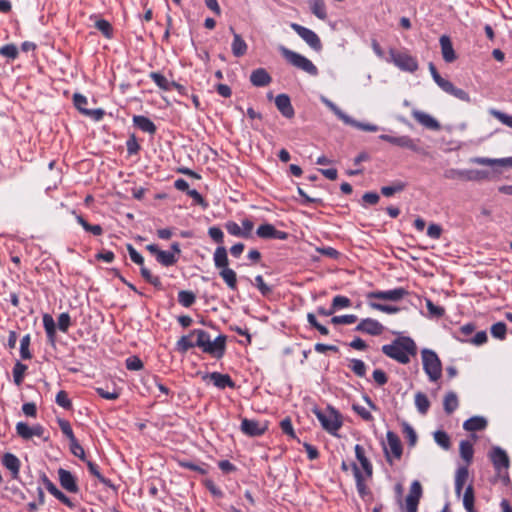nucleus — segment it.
Instances as JSON below:
<instances>
[{
  "label": "nucleus",
  "mask_w": 512,
  "mask_h": 512,
  "mask_svg": "<svg viewBox=\"0 0 512 512\" xmlns=\"http://www.w3.org/2000/svg\"><path fill=\"white\" fill-rule=\"evenodd\" d=\"M149 76L160 89L164 91H169L171 89V82H169L161 73L151 72Z\"/></svg>",
  "instance_id": "40"
},
{
  "label": "nucleus",
  "mask_w": 512,
  "mask_h": 512,
  "mask_svg": "<svg viewBox=\"0 0 512 512\" xmlns=\"http://www.w3.org/2000/svg\"><path fill=\"white\" fill-rule=\"evenodd\" d=\"M58 476L60 485L63 489L70 493H77L79 491L76 478L70 471L60 468L58 470Z\"/></svg>",
  "instance_id": "22"
},
{
  "label": "nucleus",
  "mask_w": 512,
  "mask_h": 512,
  "mask_svg": "<svg viewBox=\"0 0 512 512\" xmlns=\"http://www.w3.org/2000/svg\"><path fill=\"white\" fill-rule=\"evenodd\" d=\"M368 305L374 310L381 311V312H384L387 314H395V313L399 312V308L396 306H392V305H386V304H381V303L372 302V301H370L368 303Z\"/></svg>",
  "instance_id": "56"
},
{
  "label": "nucleus",
  "mask_w": 512,
  "mask_h": 512,
  "mask_svg": "<svg viewBox=\"0 0 512 512\" xmlns=\"http://www.w3.org/2000/svg\"><path fill=\"white\" fill-rule=\"evenodd\" d=\"M422 496V486L419 481L412 482L409 494L406 497V511L417 512L418 505Z\"/></svg>",
  "instance_id": "17"
},
{
  "label": "nucleus",
  "mask_w": 512,
  "mask_h": 512,
  "mask_svg": "<svg viewBox=\"0 0 512 512\" xmlns=\"http://www.w3.org/2000/svg\"><path fill=\"white\" fill-rule=\"evenodd\" d=\"M446 178L461 179L465 181H480L488 177V173L483 170L473 169H450L445 174Z\"/></svg>",
  "instance_id": "13"
},
{
  "label": "nucleus",
  "mask_w": 512,
  "mask_h": 512,
  "mask_svg": "<svg viewBox=\"0 0 512 512\" xmlns=\"http://www.w3.org/2000/svg\"><path fill=\"white\" fill-rule=\"evenodd\" d=\"M16 432L22 439L29 440L33 436L42 437L44 428L40 424L31 427L25 422H18L16 424Z\"/></svg>",
  "instance_id": "20"
},
{
  "label": "nucleus",
  "mask_w": 512,
  "mask_h": 512,
  "mask_svg": "<svg viewBox=\"0 0 512 512\" xmlns=\"http://www.w3.org/2000/svg\"><path fill=\"white\" fill-rule=\"evenodd\" d=\"M507 327L503 322H497L491 326V335L499 340H504L506 337Z\"/></svg>",
  "instance_id": "53"
},
{
  "label": "nucleus",
  "mask_w": 512,
  "mask_h": 512,
  "mask_svg": "<svg viewBox=\"0 0 512 512\" xmlns=\"http://www.w3.org/2000/svg\"><path fill=\"white\" fill-rule=\"evenodd\" d=\"M0 54L7 58L15 59L18 55V49L14 44H7L0 48Z\"/></svg>",
  "instance_id": "63"
},
{
  "label": "nucleus",
  "mask_w": 512,
  "mask_h": 512,
  "mask_svg": "<svg viewBox=\"0 0 512 512\" xmlns=\"http://www.w3.org/2000/svg\"><path fill=\"white\" fill-rule=\"evenodd\" d=\"M146 249L155 256L158 263L165 267L176 264L181 254L180 244L178 242H174L171 245V251L161 250L156 244H149L146 246Z\"/></svg>",
  "instance_id": "9"
},
{
  "label": "nucleus",
  "mask_w": 512,
  "mask_h": 512,
  "mask_svg": "<svg viewBox=\"0 0 512 512\" xmlns=\"http://www.w3.org/2000/svg\"><path fill=\"white\" fill-rule=\"evenodd\" d=\"M281 55L290 63L292 66L304 71L310 76H317L319 71L318 68L313 64L307 57L292 51L284 46L279 47Z\"/></svg>",
  "instance_id": "7"
},
{
  "label": "nucleus",
  "mask_w": 512,
  "mask_h": 512,
  "mask_svg": "<svg viewBox=\"0 0 512 512\" xmlns=\"http://www.w3.org/2000/svg\"><path fill=\"white\" fill-rule=\"evenodd\" d=\"M195 347L200 348L204 353L210 354L216 358H221L224 355L226 348V336L219 335L214 340H211L208 332L202 329H194L191 331Z\"/></svg>",
  "instance_id": "2"
},
{
  "label": "nucleus",
  "mask_w": 512,
  "mask_h": 512,
  "mask_svg": "<svg viewBox=\"0 0 512 512\" xmlns=\"http://www.w3.org/2000/svg\"><path fill=\"white\" fill-rule=\"evenodd\" d=\"M43 326L48 339L53 343L56 333V324L53 317L50 314L46 313L43 315Z\"/></svg>",
  "instance_id": "35"
},
{
  "label": "nucleus",
  "mask_w": 512,
  "mask_h": 512,
  "mask_svg": "<svg viewBox=\"0 0 512 512\" xmlns=\"http://www.w3.org/2000/svg\"><path fill=\"white\" fill-rule=\"evenodd\" d=\"M406 187V184L402 181H396L391 186H383L381 188V193L386 196L390 197L395 193L402 192Z\"/></svg>",
  "instance_id": "45"
},
{
  "label": "nucleus",
  "mask_w": 512,
  "mask_h": 512,
  "mask_svg": "<svg viewBox=\"0 0 512 512\" xmlns=\"http://www.w3.org/2000/svg\"><path fill=\"white\" fill-rule=\"evenodd\" d=\"M413 118L422 126L430 130H439L440 123L430 114L414 109L412 111Z\"/></svg>",
  "instance_id": "23"
},
{
  "label": "nucleus",
  "mask_w": 512,
  "mask_h": 512,
  "mask_svg": "<svg viewBox=\"0 0 512 512\" xmlns=\"http://www.w3.org/2000/svg\"><path fill=\"white\" fill-rule=\"evenodd\" d=\"M29 346H30V335L27 334V335L23 336L20 341V355H21V358L24 360L31 359V357H32V354L29 351Z\"/></svg>",
  "instance_id": "55"
},
{
  "label": "nucleus",
  "mask_w": 512,
  "mask_h": 512,
  "mask_svg": "<svg viewBox=\"0 0 512 512\" xmlns=\"http://www.w3.org/2000/svg\"><path fill=\"white\" fill-rule=\"evenodd\" d=\"M355 330L372 336H378L383 333L384 326L377 320L372 318L362 319Z\"/></svg>",
  "instance_id": "18"
},
{
  "label": "nucleus",
  "mask_w": 512,
  "mask_h": 512,
  "mask_svg": "<svg viewBox=\"0 0 512 512\" xmlns=\"http://www.w3.org/2000/svg\"><path fill=\"white\" fill-rule=\"evenodd\" d=\"M58 424H59V427L62 431V433L71 441V442H75V436H74V433H73V430H72V427L70 425V423L67 421V420H64V419H60L58 421Z\"/></svg>",
  "instance_id": "59"
},
{
  "label": "nucleus",
  "mask_w": 512,
  "mask_h": 512,
  "mask_svg": "<svg viewBox=\"0 0 512 512\" xmlns=\"http://www.w3.org/2000/svg\"><path fill=\"white\" fill-rule=\"evenodd\" d=\"M27 365L17 361L13 367V380L17 386H20L24 380V375L27 371Z\"/></svg>",
  "instance_id": "37"
},
{
  "label": "nucleus",
  "mask_w": 512,
  "mask_h": 512,
  "mask_svg": "<svg viewBox=\"0 0 512 512\" xmlns=\"http://www.w3.org/2000/svg\"><path fill=\"white\" fill-rule=\"evenodd\" d=\"M434 440L443 449L447 450L450 448V438L445 431H442V430L436 431L434 433Z\"/></svg>",
  "instance_id": "54"
},
{
  "label": "nucleus",
  "mask_w": 512,
  "mask_h": 512,
  "mask_svg": "<svg viewBox=\"0 0 512 512\" xmlns=\"http://www.w3.org/2000/svg\"><path fill=\"white\" fill-rule=\"evenodd\" d=\"M87 467H88V470L89 472L95 476L101 483H103L104 485L108 486V487H112V483L109 479L105 478L101 473H100V470H99V467L97 464H95L94 462L92 461H87Z\"/></svg>",
  "instance_id": "44"
},
{
  "label": "nucleus",
  "mask_w": 512,
  "mask_h": 512,
  "mask_svg": "<svg viewBox=\"0 0 512 512\" xmlns=\"http://www.w3.org/2000/svg\"><path fill=\"white\" fill-rule=\"evenodd\" d=\"M95 391L100 397L107 400H116L120 396V391L115 386H113L112 390H105L103 387H96Z\"/></svg>",
  "instance_id": "48"
},
{
  "label": "nucleus",
  "mask_w": 512,
  "mask_h": 512,
  "mask_svg": "<svg viewBox=\"0 0 512 512\" xmlns=\"http://www.w3.org/2000/svg\"><path fill=\"white\" fill-rule=\"evenodd\" d=\"M256 235L262 239H279L286 240L288 233L277 230L272 224L266 223L260 225L256 230Z\"/></svg>",
  "instance_id": "19"
},
{
  "label": "nucleus",
  "mask_w": 512,
  "mask_h": 512,
  "mask_svg": "<svg viewBox=\"0 0 512 512\" xmlns=\"http://www.w3.org/2000/svg\"><path fill=\"white\" fill-rule=\"evenodd\" d=\"M487 426V420L482 416H473L463 423V428L466 431H481Z\"/></svg>",
  "instance_id": "32"
},
{
  "label": "nucleus",
  "mask_w": 512,
  "mask_h": 512,
  "mask_svg": "<svg viewBox=\"0 0 512 512\" xmlns=\"http://www.w3.org/2000/svg\"><path fill=\"white\" fill-rule=\"evenodd\" d=\"M313 413L320 422L322 428L333 436H337L338 430L342 427L341 414L331 406L321 410L314 408Z\"/></svg>",
  "instance_id": "5"
},
{
  "label": "nucleus",
  "mask_w": 512,
  "mask_h": 512,
  "mask_svg": "<svg viewBox=\"0 0 512 512\" xmlns=\"http://www.w3.org/2000/svg\"><path fill=\"white\" fill-rule=\"evenodd\" d=\"M490 459L498 471L507 469L509 466V458L507 453L500 447H494L490 452Z\"/></svg>",
  "instance_id": "26"
},
{
  "label": "nucleus",
  "mask_w": 512,
  "mask_h": 512,
  "mask_svg": "<svg viewBox=\"0 0 512 512\" xmlns=\"http://www.w3.org/2000/svg\"><path fill=\"white\" fill-rule=\"evenodd\" d=\"M177 349L181 352H186L189 349L195 347L193 336H191V332L188 335L182 336L177 341Z\"/></svg>",
  "instance_id": "50"
},
{
  "label": "nucleus",
  "mask_w": 512,
  "mask_h": 512,
  "mask_svg": "<svg viewBox=\"0 0 512 512\" xmlns=\"http://www.w3.org/2000/svg\"><path fill=\"white\" fill-rule=\"evenodd\" d=\"M268 429L266 421L244 418L241 422V431L251 437L261 436Z\"/></svg>",
  "instance_id": "14"
},
{
  "label": "nucleus",
  "mask_w": 512,
  "mask_h": 512,
  "mask_svg": "<svg viewBox=\"0 0 512 512\" xmlns=\"http://www.w3.org/2000/svg\"><path fill=\"white\" fill-rule=\"evenodd\" d=\"M460 455L467 462L470 463L473 458V445L470 441L463 440L460 442Z\"/></svg>",
  "instance_id": "41"
},
{
  "label": "nucleus",
  "mask_w": 512,
  "mask_h": 512,
  "mask_svg": "<svg viewBox=\"0 0 512 512\" xmlns=\"http://www.w3.org/2000/svg\"><path fill=\"white\" fill-rule=\"evenodd\" d=\"M355 456L359 461L363 471L360 470L356 463H352L353 474L356 481L357 490L360 494H363L366 488L364 482L366 479L371 478L373 467L365 455L364 448L359 444L355 446Z\"/></svg>",
  "instance_id": "4"
},
{
  "label": "nucleus",
  "mask_w": 512,
  "mask_h": 512,
  "mask_svg": "<svg viewBox=\"0 0 512 512\" xmlns=\"http://www.w3.org/2000/svg\"><path fill=\"white\" fill-rule=\"evenodd\" d=\"M332 310L336 312L337 310L348 308L351 306V300L342 295H336L332 300Z\"/></svg>",
  "instance_id": "49"
},
{
  "label": "nucleus",
  "mask_w": 512,
  "mask_h": 512,
  "mask_svg": "<svg viewBox=\"0 0 512 512\" xmlns=\"http://www.w3.org/2000/svg\"><path fill=\"white\" fill-rule=\"evenodd\" d=\"M196 301V296L192 291L182 290L178 293V302L188 308L192 306Z\"/></svg>",
  "instance_id": "43"
},
{
  "label": "nucleus",
  "mask_w": 512,
  "mask_h": 512,
  "mask_svg": "<svg viewBox=\"0 0 512 512\" xmlns=\"http://www.w3.org/2000/svg\"><path fill=\"white\" fill-rule=\"evenodd\" d=\"M441 54L446 63H452L457 59V54L453 48L452 41L448 35H442L439 39Z\"/></svg>",
  "instance_id": "25"
},
{
  "label": "nucleus",
  "mask_w": 512,
  "mask_h": 512,
  "mask_svg": "<svg viewBox=\"0 0 512 512\" xmlns=\"http://www.w3.org/2000/svg\"><path fill=\"white\" fill-rule=\"evenodd\" d=\"M349 368L358 377H364L366 375V365L360 359H352V360H350Z\"/></svg>",
  "instance_id": "52"
},
{
  "label": "nucleus",
  "mask_w": 512,
  "mask_h": 512,
  "mask_svg": "<svg viewBox=\"0 0 512 512\" xmlns=\"http://www.w3.org/2000/svg\"><path fill=\"white\" fill-rule=\"evenodd\" d=\"M71 325V318L70 315L66 312L61 313L58 317V328L62 332H67L69 327Z\"/></svg>",
  "instance_id": "64"
},
{
  "label": "nucleus",
  "mask_w": 512,
  "mask_h": 512,
  "mask_svg": "<svg viewBox=\"0 0 512 512\" xmlns=\"http://www.w3.org/2000/svg\"><path fill=\"white\" fill-rule=\"evenodd\" d=\"M387 443L383 446L387 461L392 464L394 460H399L402 456L403 448L397 434L388 431L386 434Z\"/></svg>",
  "instance_id": "11"
},
{
  "label": "nucleus",
  "mask_w": 512,
  "mask_h": 512,
  "mask_svg": "<svg viewBox=\"0 0 512 512\" xmlns=\"http://www.w3.org/2000/svg\"><path fill=\"white\" fill-rule=\"evenodd\" d=\"M469 473L467 467H459L455 474V493L461 495L463 487L468 479Z\"/></svg>",
  "instance_id": "33"
},
{
  "label": "nucleus",
  "mask_w": 512,
  "mask_h": 512,
  "mask_svg": "<svg viewBox=\"0 0 512 512\" xmlns=\"http://www.w3.org/2000/svg\"><path fill=\"white\" fill-rule=\"evenodd\" d=\"M202 379L206 381L209 379L215 387L218 389L235 388V382L228 374H222L220 372H212L205 374Z\"/></svg>",
  "instance_id": "21"
},
{
  "label": "nucleus",
  "mask_w": 512,
  "mask_h": 512,
  "mask_svg": "<svg viewBox=\"0 0 512 512\" xmlns=\"http://www.w3.org/2000/svg\"><path fill=\"white\" fill-rule=\"evenodd\" d=\"M73 103L74 106L84 115V111H87L88 109L85 107L88 103L87 98L79 93H75L73 96Z\"/></svg>",
  "instance_id": "60"
},
{
  "label": "nucleus",
  "mask_w": 512,
  "mask_h": 512,
  "mask_svg": "<svg viewBox=\"0 0 512 512\" xmlns=\"http://www.w3.org/2000/svg\"><path fill=\"white\" fill-rule=\"evenodd\" d=\"M321 102L328 107L340 120H342L345 124L353 126L357 129L367 131V132H376L379 130V127L375 124L362 123L359 122L346 113H344L341 109H339L331 100L326 98L325 96H321Z\"/></svg>",
  "instance_id": "8"
},
{
  "label": "nucleus",
  "mask_w": 512,
  "mask_h": 512,
  "mask_svg": "<svg viewBox=\"0 0 512 512\" xmlns=\"http://www.w3.org/2000/svg\"><path fill=\"white\" fill-rule=\"evenodd\" d=\"M76 220L86 232H90L95 236H99L103 233V229L100 225L89 224L81 215H77Z\"/></svg>",
  "instance_id": "42"
},
{
  "label": "nucleus",
  "mask_w": 512,
  "mask_h": 512,
  "mask_svg": "<svg viewBox=\"0 0 512 512\" xmlns=\"http://www.w3.org/2000/svg\"><path fill=\"white\" fill-rule=\"evenodd\" d=\"M213 261L215 267L219 270V275L231 290L237 289V275L236 272L229 268V259L227 250L224 246H219L215 249L213 254Z\"/></svg>",
  "instance_id": "3"
},
{
  "label": "nucleus",
  "mask_w": 512,
  "mask_h": 512,
  "mask_svg": "<svg viewBox=\"0 0 512 512\" xmlns=\"http://www.w3.org/2000/svg\"><path fill=\"white\" fill-rule=\"evenodd\" d=\"M126 368L131 371H138L143 368V362L137 356H131L126 359Z\"/></svg>",
  "instance_id": "62"
},
{
  "label": "nucleus",
  "mask_w": 512,
  "mask_h": 512,
  "mask_svg": "<svg viewBox=\"0 0 512 512\" xmlns=\"http://www.w3.org/2000/svg\"><path fill=\"white\" fill-rule=\"evenodd\" d=\"M250 81L255 87H264L271 83L272 78L264 68H257L252 71Z\"/></svg>",
  "instance_id": "29"
},
{
  "label": "nucleus",
  "mask_w": 512,
  "mask_h": 512,
  "mask_svg": "<svg viewBox=\"0 0 512 512\" xmlns=\"http://www.w3.org/2000/svg\"><path fill=\"white\" fill-rule=\"evenodd\" d=\"M379 139H381L383 141H386L388 143H391L393 145L399 146L401 148L409 149V150L414 151V152H418L419 151V146L417 145L415 140H413L408 135H403V136L395 137V136H391V135H388V134H382V135L379 136Z\"/></svg>",
  "instance_id": "16"
},
{
  "label": "nucleus",
  "mask_w": 512,
  "mask_h": 512,
  "mask_svg": "<svg viewBox=\"0 0 512 512\" xmlns=\"http://www.w3.org/2000/svg\"><path fill=\"white\" fill-rule=\"evenodd\" d=\"M230 32L233 34V41L231 50L235 57H241L246 54L248 46L240 34L236 33L232 26L229 27Z\"/></svg>",
  "instance_id": "28"
},
{
  "label": "nucleus",
  "mask_w": 512,
  "mask_h": 512,
  "mask_svg": "<svg viewBox=\"0 0 512 512\" xmlns=\"http://www.w3.org/2000/svg\"><path fill=\"white\" fill-rule=\"evenodd\" d=\"M95 27L108 39L113 37L112 25L105 19H98L95 22Z\"/></svg>",
  "instance_id": "47"
},
{
  "label": "nucleus",
  "mask_w": 512,
  "mask_h": 512,
  "mask_svg": "<svg viewBox=\"0 0 512 512\" xmlns=\"http://www.w3.org/2000/svg\"><path fill=\"white\" fill-rule=\"evenodd\" d=\"M55 402L64 409L72 408L71 400L69 399L68 394L63 390L57 393Z\"/></svg>",
  "instance_id": "58"
},
{
  "label": "nucleus",
  "mask_w": 512,
  "mask_h": 512,
  "mask_svg": "<svg viewBox=\"0 0 512 512\" xmlns=\"http://www.w3.org/2000/svg\"><path fill=\"white\" fill-rule=\"evenodd\" d=\"M41 481L49 493H51L57 500L70 508L73 507L70 499L56 487V485L46 476V474L43 473L41 475Z\"/></svg>",
  "instance_id": "24"
},
{
  "label": "nucleus",
  "mask_w": 512,
  "mask_h": 512,
  "mask_svg": "<svg viewBox=\"0 0 512 512\" xmlns=\"http://www.w3.org/2000/svg\"><path fill=\"white\" fill-rule=\"evenodd\" d=\"M463 505L467 512H475L474 510V490L472 485H468L463 495Z\"/></svg>",
  "instance_id": "38"
},
{
  "label": "nucleus",
  "mask_w": 512,
  "mask_h": 512,
  "mask_svg": "<svg viewBox=\"0 0 512 512\" xmlns=\"http://www.w3.org/2000/svg\"><path fill=\"white\" fill-rule=\"evenodd\" d=\"M133 124L142 132L154 135L156 133V125L146 116L135 115L133 116Z\"/></svg>",
  "instance_id": "30"
},
{
  "label": "nucleus",
  "mask_w": 512,
  "mask_h": 512,
  "mask_svg": "<svg viewBox=\"0 0 512 512\" xmlns=\"http://www.w3.org/2000/svg\"><path fill=\"white\" fill-rule=\"evenodd\" d=\"M426 307H427V310L429 312V314L431 316H434V317H442L445 313V310L443 307H440V306H437L435 305L431 300L427 299L426 300Z\"/></svg>",
  "instance_id": "61"
},
{
  "label": "nucleus",
  "mask_w": 512,
  "mask_h": 512,
  "mask_svg": "<svg viewBox=\"0 0 512 512\" xmlns=\"http://www.w3.org/2000/svg\"><path fill=\"white\" fill-rule=\"evenodd\" d=\"M423 370L430 382L438 381L442 376V363L435 351L424 348L421 350Z\"/></svg>",
  "instance_id": "6"
},
{
  "label": "nucleus",
  "mask_w": 512,
  "mask_h": 512,
  "mask_svg": "<svg viewBox=\"0 0 512 512\" xmlns=\"http://www.w3.org/2000/svg\"><path fill=\"white\" fill-rule=\"evenodd\" d=\"M358 320L357 316L354 314H347V315H340V316H334L331 319V322L335 325H349L353 324Z\"/></svg>",
  "instance_id": "57"
},
{
  "label": "nucleus",
  "mask_w": 512,
  "mask_h": 512,
  "mask_svg": "<svg viewBox=\"0 0 512 512\" xmlns=\"http://www.w3.org/2000/svg\"><path fill=\"white\" fill-rule=\"evenodd\" d=\"M3 465L12 473L14 479L18 478L20 470V461L12 453H5L2 459Z\"/></svg>",
  "instance_id": "31"
},
{
  "label": "nucleus",
  "mask_w": 512,
  "mask_h": 512,
  "mask_svg": "<svg viewBox=\"0 0 512 512\" xmlns=\"http://www.w3.org/2000/svg\"><path fill=\"white\" fill-rule=\"evenodd\" d=\"M290 27L305 41V43L313 50L319 52L322 50V43L319 36L311 29L306 28L297 23H291Z\"/></svg>",
  "instance_id": "12"
},
{
  "label": "nucleus",
  "mask_w": 512,
  "mask_h": 512,
  "mask_svg": "<svg viewBox=\"0 0 512 512\" xmlns=\"http://www.w3.org/2000/svg\"><path fill=\"white\" fill-rule=\"evenodd\" d=\"M458 398L454 392H449L445 395L443 406L447 414L453 413L458 408Z\"/></svg>",
  "instance_id": "36"
},
{
  "label": "nucleus",
  "mask_w": 512,
  "mask_h": 512,
  "mask_svg": "<svg viewBox=\"0 0 512 512\" xmlns=\"http://www.w3.org/2000/svg\"><path fill=\"white\" fill-rule=\"evenodd\" d=\"M311 12L320 20L327 19V9L324 0H309Z\"/></svg>",
  "instance_id": "34"
},
{
  "label": "nucleus",
  "mask_w": 512,
  "mask_h": 512,
  "mask_svg": "<svg viewBox=\"0 0 512 512\" xmlns=\"http://www.w3.org/2000/svg\"><path fill=\"white\" fill-rule=\"evenodd\" d=\"M489 113L500 121L503 125L512 129V115L506 114L497 109H490Z\"/></svg>",
  "instance_id": "51"
},
{
  "label": "nucleus",
  "mask_w": 512,
  "mask_h": 512,
  "mask_svg": "<svg viewBox=\"0 0 512 512\" xmlns=\"http://www.w3.org/2000/svg\"><path fill=\"white\" fill-rule=\"evenodd\" d=\"M381 351L388 358L406 365L416 356L417 345L411 337L398 336L391 343L383 345Z\"/></svg>",
  "instance_id": "1"
},
{
  "label": "nucleus",
  "mask_w": 512,
  "mask_h": 512,
  "mask_svg": "<svg viewBox=\"0 0 512 512\" xmlns=\"http://www.w3.org/2000/svg\"><path fill=\"white\" fill-rule=\"evenodd\" d=\"M408 294L404 288H395L386 291H372L367 294V299H380L388 301H399Z\"/></svg>",
  "instance_id": "15"
},
{
  "label": "nucleus",
  "mask_w": 512,
  "mask_h": 512,
  "mask_svg": "<svg viewBox=\"0 0 512 512\" xmlns=\"http://www.w3.org/2000/svg\"><path fill=\"white\" fill-rule=\"evenodd\" d=\"M415 405L421 414H426L430 407V401L424 393L418 392L415 395Z\"/></svg>",
  "instance_id": "39"
},
{
  "label": "nucleus",
  "mask_w": 512,
  "mask_h": 512,
  "mask_svg": "<svg viewBox=\"0 0 512 512\" xmlns=\"http://www.w3.org/2000/svg\"><path fill=\"white\" fill-rule=\"evenodd\" d=\"M390 58L386 61L392 62L396 67L402 71L413 73L418 69V62L416 58L412 57L408 53L398 52L395 49H390Z\"/></svg>",
  "instance_id": "10"
},
{
  "label": "nucleus",
  "mask_w": 512,
  "mask_h": 512,
  "mask_svg": "<svg viewBox=\"0 0 512 512\" xmlns=\"http://www.w3.org/2000/svg\"><path fill=\"white\" fill-rule=\"evenodd\" d=\"M275 105L279 112L286 118L294 116V108L291 104L290 97L287 94H279L275 98Z\"/></svg>",
  "instance_id": "27"
},
{
  "label": "nucleus",
  "mask_w": 512,
  "mask_h": 512,
  "mask_svg": "<svg viewBox=\"0 0 512 512\" xmlns=\"http://www.w3.org/2000/svg\"><path fill=\"white\" fill-rule=\"evenodd\" d=\"M141 276L151 285L160 289L162 287L161 280L158 276L153 275L149 269L144 267V265L140 268Z\"/></svg>",
  "instance_id": "46"
}]
</instances>
